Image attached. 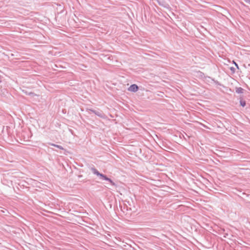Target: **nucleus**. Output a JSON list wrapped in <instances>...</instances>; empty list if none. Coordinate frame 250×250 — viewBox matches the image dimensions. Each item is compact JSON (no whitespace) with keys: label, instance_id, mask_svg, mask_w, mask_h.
Listing matches in <instances>:
<instances>
[{"label":"nucleus","instance_id":"6","mask_svg":"<svg viewBox=\"0 0 250 250\" xmlns=\"http://www.w3.org/2000/svg\"><path fill=\"white\" fill-rule=\"evenodd\" d=\"M240 103L241 105L243 107H244L246 105V102L245 101L241 100H240Z\"/></svg>","mask_w":250,"mask_h":250},{"label":"nucleus","instance_id":"7","mask_svg":"<svg viewBox=\"0 0 250 250\" xmlns=\"http://www.w3.org/2000/svg\"><path fill=\"white\" fill-rule=\"evenodd\" d=\"M245 2L250 4V0H243Z\"/></svg>","mask_w":250,"mask_h":250},{"label":"nucleus","instance_id":"11","mask_svg":"<svg viewBox=\"0 0 250 250\" xmlns=\"http://www.w3.org/2000/svg\"><path fill=\"white\" fill-rule=\"evenodd\" d=\"M1 83V76L0 75V83Z\"/></svg>","mask_w":250,"mask_h":250},{"label":"nucleus","instance_id":"2","mask_svg":"<svg viewBox=\"0 0 250 250\" xmlns=\"http://www.w3.org/2000/svg\"><path fill=\"white\" fill-rule=\"evenodd\" d=\"M138 88V86L136 84H133L128 88V90L132 92H136Z\"/></svg>","mask_w":250,"mask_h":250},{"label":"nucleus","instance_id":"5","mask_svg":"<svg viewBox=\"0 0 250 250\" xmlns=\"http://www.w3.org/2000/svg\"><path fill=\"white\" fill-rule=\"evenodd\" d=\"M244 89L241 87L236 88V92L238 94H242L244 92Z\"/></svg>","mask_w":250,"mask_h":250},{"label":"nucleus","instance_id":"10","mask_svg":"<svg viewBox=\"0 0 250 250\" xmlns=\"http://www.w3.org/2000/svg\"><path fill=\"white\" fill-rule=\"evenodd\" d=\"M53 146H57V147L58 148H61V147L58 145H53Z\"/></svg>","mask_w":250,"mask_h":250},{"label":"nucleus","instance_id":"8","mask_svg":"<svg viewBox=\"0 0 250 250\" xmlns=\"http://www.w3.org/2000/svg\"><path fill=\"white\" fill-rule=\"evenodd\" d=\"M230 70H231V71H232L233 72H234V71H235V68H233V67H231L230 68Z\"/></svg>","mask_w":250,"mask_h":250},{"label":"nucleus","instance_id":"1","mask_svg":"<svg viewBox=\"0 0 250 250\" xmlns=\"http://www.w3.org/2000/svg\"><path fill=\"white\" fill-rule=\"evenodd\" d=\"M93 171L95 174L97 175V176H100L101 177H102V178H103L105 180L108 181L112 185H115L114 183L111 179L107 178L104 175L99 173L97 171V170H96V169H95V168L93 169Z\"/></svg>","mask_w":250,"mask_h":250},{"label":"nucleus","instance_id":"9","mask_svg":"<svg viewBox=\"0 0 250 250\" xmlns=\"http://www.w3.org/2000/svg\"><path fill=\"white\" fill-rule=\"evenodd\" d=\"M234 64H235V66L237 67V68H238L239 67H238V64L235 62H234Z\"/></svg>","mask_w":250,"mask_h":250},{"label":"nucleus","instance_id":"3","mask_svg":"<svg viewBox=\"0 0 250 250\" xmlns=\"http://www.w3.org/2000/svg\"><path fill=\"white\" fill-rule=\"evenodd\" d=\"M205 81L210 84H213V82H214V80L210 77H205Z\"/></svg>","mask_w":250,"mask_h":250},{"label":"nucleus","instance_id":"4","mask_svg":"<svg viewBox=\"0 0 250 250\" xmlns=\"http://www.w3.org/2000/svg\"><path fill=\"white\" fill-rule=\"evenodd\" d=\"M213 84H215L216 87H217V88H219L220 89H221V87H224V86L222 84H221L219 82L215 80H214V82H213Z\"/></svg>","mask_w":250,"mask_h":250}]
</instances>
